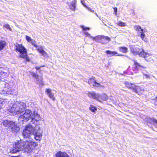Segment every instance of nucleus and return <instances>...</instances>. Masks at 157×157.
<instances>
[{
    "label": "nucleus",
    "mask_w": 157,
    "mask_h": 157,
    "mask_svg": "<svg viewBox=\"0 0 157 157\" xmlns=\"http://www.w3.org/2000/svg\"><path fill=\"white\" fill-rule=\"evenodd\" d=\"M145 54H144L143 56L141 57L144 58L145 60L147 62H152L153 61L154 56L152 55H150L148 53L145 52Z\"/></svg>",
    "instance_id": "nucleus-15"
},
{
    "label": "nucleus",
    "mask_w": 157,
    "mask_h": 157,
    "mask_svg": "<svg viewBox=\"0 0 157 157\" xmlns=\"http://www.w3.org/2000/svg\"><path fill=\"white\" fill-rule=\"evenodd\" d=\"M4 27L7 29H9L10 30H11V29L10 27V25L8 24H6L4 25Z\"/></svg>",
    "instance_id": "nucleus-35"
},
{
    "label": "nucleus",
    "mask_w": 157,
    "mask_h": 157,
    "mask_svg": "<svg viewBox=\"0 0 157 157\" xmlns=\"http://www.w3.org/2000/svg\"><path fill=\"white\" fill-rule=\"evenodd\" d=\"M15 48L17 51L20 52L19 56L25 59L26 61H29V59L27 57L26 49L22 44H16Z\"/></svg>",
    "instance_id": "nucleus-4"
},
{
    "label": "nucleus",
    "mask_w": 157,
    "mask_h": 157,
    "mask_svg": "<svg viewBox=\"0 0 157 157\" xmlns=\"http://www.w3.org/2000/svg\"><path fill=\"white\" fill-rule=\"evenodd\" d=\"M81 2L83 5V6H84V7H85L87 9L88 8V6H87L86 5H85L82 1H81Z\"/></svg>",
    "instance_id": "nucleus-39"
},
{
    "label": "nucleus",
    "mask_w": 157,
    "mask_h": 157,
    "mask_svg": "<svg viewBox=\"0 0 157 157\" xmlns=\"http://www.w3.org/2000/svg\"><path fill=\"white\" fill-rule=\"evenodd\" d=\"M131 52L134 55H138L140 56H143L145 52L142 49H140L134 45L130 46Z\"/></svg>",
    "instance_id": "nucleus-9"
},
{
    "label": "nucleus",
    "mask_w": 157,
    "mask_h": 157,
    "mask_svg": "<svg viewBox=\"0 0 157 157\" xmlns=\"http://www.w3.org/2000/svg\"><path fill=\"white\" fill-rule=\"evenodd\" d=\"M84 33L86 36H88L89 38H92L93 39V37L91 36L90 35V34L86 32H84Z\"/></svg>",
    "instance_id": "nucleus-36"
},
{
    "label": "nucleus",
    "mask_w": 157,
    "mask_h": 157,
    "mask_svg": "<svg viewBox=\"0 0 157 157\" xmlns=\"http://www.w3.org/2000/svg\"><path fill=\"white\" fill-rule=\"evenodd\" d=\"M56 157H69V155L67 154L66 153L60 151L56 153Z\"/></svg>",
    "instance_id": "nucleus-19"
},
{
    "label": "nucleus",
    "mask_w": 157,
    "mask_h": 157,
    "mask_svg": "<svg viewBox=\"0 0 157 157\" xmlns=\"http://www.w3.org/2000/svg\"><path fill=\"white\" fill-rule=\"evenodd\" d=\"M88 95L90 98H92L99 102H101V95L99 94L96 93L95 92H89Z\"/></svg>",
    "instance_id": "nucleus-13"
},
{
    "label": "nucleus",
    "mask_w": 157,
    "mask_h": 157,
    "mask_svg": "<svg viewBox=\"0 0 157 157\" xmlns=\"http://www.w3.org/2000/svg\"><path fill=\"white\" fill-rule=\"evenodd\" d=\"M44 66H43V67H44ZM42 66H41V67H42Z\"/></svg>",
    "instance_id": "nucleus-47"
},
{
    "label": "nucleus",
    "mask_w": 157,
    "mask_h": 157,
    "mask_svg": "<svg viewBox=\"0 0 157 157\" xmlns=\"http://www.w3.org/2000/svg\"><path fill=\"white\" fill-rule=\"evenodd\" d=\"M105 52L107 54L110 55V56H112L117 54V52L110 51L109 50L106 51Z\"/></svg>",
    "instance_id": "nucleus-23"
},
{
    "label": "nucleus",
    "mask_w": 157,
    "mask_h": 157,
    "mask_svg": "<svg viewBox=\"0 0 157 157\" xmlns=\"http://www.w3.org/2000/svg\"><path fill=\"white\" fill-rule=\"evenodd\" d=\"M155 104H156V105H157V97H155Z\"/></svg>",
    "instance_id": "nucleus-44"
},
{
    "label": "nucleus",
    "mask_w": 157,
    "mask_h": 157,
    "mask_svg": "<svg viewBox=\"0 0 157 157\" xmlns=\"http://www.w3.org/2000/svg\"><path fill=\"white\" fill-rule=\"evenodd\" d=\"M76 1L75 0H74L71 2V4L70 6V9L73 11H75V10L76 7Z\"/></svg>",
    "instance_id": "nucleus-20"
},
{
    "label": "nucleus",
    "mask_w": 157,
    "mask_h": 157,
    "mask_svg": "<svg viewBox=\"0 0 157 157\" xmlns=\"http://www.w3.org/2000/svg\"><path fill=\"white\" fill-rule=\"evenodd\" d=\"M102 36H103L102 35H98L95 37H93V40L98 42L101 43Z\"/></svg>",
    "instance_id": "nucleus-22"
},
{
    "label": "nucleus",
    "mask_w": 157,
    "mask_h": 157,
    "mask_svg": "<svg viewBox=\"0 0 157 157\" xmlns=\"http://www.w3.org/2000/svg\"><path fill=\"white\" fill-rule=\"evenodd\" d=\"M154 120V119H152L151 118L148 117L145 120L147 122L153 124Z\"/></svg>",
    "instance_id": "nucleus-27"
},
{
    "label": "nucleus",
    "mask_w": 157,
    "mask_h": 157,
    "mask_svg": "<svg viewBox=\"0 0 157 157\" xmlns=\"http://www.w3.org/2000/svg\"><path fill=\"white\" fill-rule=\"evenodd\" d=\"M44 46H39L38 48L36 49V50L41 54L42 56L45 58H48V56L47 53L44 50Z\"/></svg>",
    "instance_id": "nucleus-14"
},
{
    "label": "nucleus",
    "mask_w": 157,
    "mask_h": 157,
    "mask_svg": "<svg viewBox=\"0 0 157 157\" xmlns=\"http://www.w3.org/2000/svg\"><path fill=\"white\" fill-rule=\"evenodd\" d=\"M81 28L83 30H90V29L89 27H84L83 25H82L81 26Z\"/></svg>",
    "instance_id": "nucleus-37"
},
{
    "label": "nucleus",
    "mask_w": 157,
    "mask_h": 157,
    "mask_svg": "<svg viewBox=\"0 0 157 157\" xmlns=\"http://www.w3.org/2000/svg\"><path fill=\"white\" fill-rule=\"evenodd\" d=\"M144 75L146 78H150V76L149 75H147V74H145Z\"/></svg>",
    "instance_id": "nucleus-42"
},
{
    "label": "nucleus",
    "mask_w": 157,
    "mask_h": 157,
    "mask_svg": "<svg viewBox=\"0 0 157 157\" xmlns=\"http://www.w3.org/2000/svg\"><path fill=\"white\" fill-rule=\"evenodd\" d=\"M2 84L4 85V87L3 89L1 92V94L5 95L11 94V92L13 90L11 86L12 83L11 82L8 83L6 82H3Z\"/></svg>",
    "instance_id": "nucleus-6"
},
{
    "label": "nucleus",
    "mask_w": 157,
    "mask_h": 157,
    "mask_svg": "<svg viewBox=\"0 0 157 157\" xmlns=\"http://www.w3.org/2000/svg\"><path fill=\"white\" fill-rule=\"evenodd\" d=\"M45 92L49 98H51L53 101H54L55 100V99L54 96V95L52 92L51 89L49 88L45 90Z\"/></svg>",
    "instance_id": "nucleus-16"
},
{
    "label": "nucleus",
    "mask_w": 157,
    "mask_h": 157,
    "mask_svg": "<svg viewBox=\"0 0 157 157\" xmlns=\"http://www.w3.org/2000/svg\"><path fill=\"white\" fill-rule=\"evenodd\" d=\"M24 113L21 115L18 118L19 123L23 124V122H27L30 119H31V122L33 124H39V122L41 120V117L36 111L32 113L30 109H26L25 110Z\"/></svg>",
    "instance_id": "nucleus-1"
},
{
    "label": "nucleus",
    "mask_w": 157,
    "mask_h": 157,
    "mask_svg": "<svg viewBox=\"0 0 157 157\" xmlns=\"http://www.w3.org/2000/svg\"><path fill=\"white\" fill-rule=\"evenodd\" d=\"M30 43H31L34 47L36 48L38 47V46L37 44H36V42L35 40H33Z\"/></svg>",
    "instance_id": "nucleus-34"
},
{
    "label": "nucleus",
    "mask_w": 157,
    "mask_h": 157,
    "mask_svg": "<svg viewBox=\"0 0 157 157\" xmlns=\"http://www.w3.org/2000/svg\"><path fill=\"white\" fill-rule=\"evenodd\" d=\"M88 83L89 84H93V86L97 87H99L100 86V84L97 82L94 79V78L92 77L88 81Z\"/></svg>",
    "instance_id": "nucleus-17"
},
{
    "label": "nucleus",
    "mask_w": 157,
    "mask_h": 157,
    "mask_svg": "<svg viewBox=\"0 0 157 157\" xmlns=\"http://www.w3.org/2000/svg\"><path fill=\"white\" fill-rule=\"evenodd\" d=\"M31 75L33 77L36 79V82L37 84H38L40 86L43 85L44 84L42 76H39L33 72L31 73Z\"/></svg>",
    "instance_id": "nucleus-12"
},
{
    "label": "nucleus",
    "mask_w": 157,
    "mask_h": 157,
    "mask_svg": "<svg viewBox=\"0 0 157 157\" xmlns=\"http://www.w3.org/2000/svg\"><path fill=\"white\" fill-rule=\"evenodd\" d=\"M26 39L28 42L30 43L33 40L30 37L28 36H26Z\"/></svg>",
    "instance_id": "nucleus-32"
},
{
    "label": "nucleus",
    "mask_w": 157,
    "mask_h": 157,
    "mask_svg": "<svg viewBox=\"0 0 157 157\" xmlns=\"http://www.w3.org/2000/svg\"><path fill=\"white\" fill-rule=\"evenodd\" d=\"M134 28L137 31L140 33H141L142 32L144 31V30L141 28L140 26L136 25L135 26Z\"/></svg>",
    "instance_id": "nucleus-25"
},
{
    "label": "nucleus",
    "mask_w": 157,
    "mask_h": 157,
    "mask_svg": "<svg viewBox=\"0 0 157 157\" xmlns=\"http://www.w3.org/2000/svg\"><path fill=\"white\" fill-rule=\"evenodd\" d=\"M90 110L92 112H94L97 110V108L92 105H90Z\"/></svg>",
    "instance_id": "nucleus-28"
},
{
    "label": "nucleus",
    "mask_w": 157,
    "mask_h": 157,
    "mask_svg": "<svg viewBox=\"0 0 157 157\" xmlns=\"http://www.w3.org/2000/svg\"><path fill=\"white\" fill-rule=\"evenodd\" d=\"M101 43L102 44H106L110 40V39L107 36H103Z\"/></svg>",
    "instance_id": "nucleus-18"
},
{
    "label": "nucleus",
    "mask_w": 157,
    "mask_h": 157,
    "mask_svg": "<svg viewBox=\"0 0 157 157\" xmlns=\"http://www.w3.org/2000/svg\"><path fill=\"white\" fill-rule=\"evenodd\" d=\"M6 44L5 42H0V51L2 49L5 47Z\"/></svg>",
    "instance_id": "nucleus-29"
},
{
    "label": "nucleus",
    "mask_w": 157,
    "mask_h": 157,
    "mask_svg": "<svg viewBox=\"0 0 157 157\" xmlns=\"http://www.w3.org/2000/svg\"><path fill=\"white\" fill-rule=\"evenodd\" d=\"M2 124L10 131L12 132L14 134H17L20 130V128L17 124L12 121L8 120L4 121Z\"/></svg>",
    "instance_id": "nucleus-3"
},
{
    "label": "nucleus",
    "mask_w": 157,
    "mask_h": 157,
    "mask_svg": "<svg viewBox=\"0 0 157 157\" xmlns=\"http://www.w3.org/2000/svg\"><path fill=\"white\" fill-rule=\"evenodd\" d=\"M24 144L21 141H18L15 143V145L13 148L11 149L10 152L11 153H15L19 151L23 150Z\"/></svg>",
    "instance_id": "nucleus-8"
},
{
    "label": "nucleus",
    "mask_w": 157,
    "mask_h": 157,
    "mask_svg": "<svg viewBox=\"0 0 157 157\" xmlns=\"http://www.w3.org/2000/svg\"><path fill=\"white\" fill-rule=\"evenodd\" d=\"M96 15L97 16H98V15L96 13H95Z\"/></svg>",
    "instance_id": "nucleus-46"
},
{
    "label": "nucleus",
    "mask_w": 157,
    "mask_h": 157,
    "mask_svg": "<svg viewBox=\"0 0 157 157\" xmlns=\"http://www.w3.org/2000/svg\"><path fill=\"white\" fill-rule=\"evenodd\" d=\"M153 125L157 127V120L155 119Z\"/></svg>",
    "instance_id": "nucleus-38"
},
{
    "label": "nucleus",
    "mask_w": 157,
    "mask_h": 157,
    "mask_svg": "<svg viewBox=\"0 0 157 157\" xmlns=\"http://www.w3.org/2000/svg\"><path fill=\"white\" fill-rule=\"evenodd\" d=\"M33 134L34 135V138L36 140L40 141L41 139L42 134L40 132V127L36 126L34 128Z\"/></svg>",
    "instance_id": "nucleus-10"
},
{
    "label": "nucleus",
    "mask_w": 157,
    "mask_h": 157,
    "mask_svg": "<svg viewBox=\"0 0 157 157\" xmlns=\"http://www.w3.org/2000/svg\"><path fill=\"white\" fill-rule=\"evenodd\" d=\"M26 105L24 102L17 101L13 104L8 109L13 115L21 114L25 110Z\"/></svg>",
    "instance_id": "nucleus-2"
},
{
    "label": "nucleus",
    "mask_w": 157,
    "mask_h": 157,
    "mask_svg": "<svg viewBox=\"0 0 157 157\" xmlns=\"http://www.w3.org/2000/svg\"><path fill=\"white\" fill-rule=\"evenodd\" d=\"M114 11L115 13V14H117V8H114Z\"/></svg>",
    "instance_id": "nucleus-41"
},
{
    "label": "nucleus",
    "mask_w": 157,
    "mask_h": 157,
    "mask_svg": "<svg viewBox=\"0 0 157 157\" xmlns=\"http://www.w3.org/2000/svg\"><path fill=\"white\" fill-rule=\"evenodd\" d=\"M35 68L37 70H39L40 69V67H38L37 66H36L35 67Z\"/></svg>",
    "instance_id": "nucleus-45"
},
{
    "label": "nucleus",
    "mask_w": 157,
    "mask_h": 157,
    "mask_svg": "<svg viewBox=\"0 0 157 157\" xmlns=\"http://www.w3.org/2000/svg\"><path fill=\"white\" fill-rule=\"evenodd\" d=\"M144 31L142 32L140 34V37L142 39L144 40V41H146L145 39H144L145 37V35L144 33Z\"/></svg>",
    "instance_id": "nucleus-30"
},
{
    "label": "nucleus",
    "mask_w": 157,
    "mask_h": 157,
    "mask_svg": "<svg viewBox=\"0 0 157 157\" xmlns=\"http://www.w3.org/2000/svg\"><path fill=\"white\" fill-rule=\"evenodd\" d=\"M108 99L107 96L105 94L101 95L100 100L101 102V101H107Z\"/></svg>",
    "instance_id": "nucleus-24"
},
{
    "label": "nucleus",
    "mask_w": 157,
    "mask_h": 157,
    "mask_svg": "<svg viewBox=\"0 0 157 157\" xmlns=\"http://www.w3.org/2000/svg\"><path fill=\"white\" fill-rule=\"evenodd\" d=\"M36 144L33 141H26L24 144L23 150L28 153H34Z\"/></svg>",
    "instance_id": "nucleus-5"
},
{
    "label": "nucleus",
    "mask_w": 157,
    "mask_h": 157,
    "mask_svg": "<svg viewBox=\"0 0 157 157\" xmlns=\"http://www.w3.org/2000/svg\"><path fill=\"white\" fill-rule=\"evenodd\" d=\"M119 50L122 52L126 53L127 52L128 48L125 47H119Z\"/></svg>",
    "instance_id": "nucleus-26"
},
{
    "label": "nucleus",
    "mask_w": 157,
    "mask_h": 157,
    "mask_svg": "<svg viewBox=\"0 0 157 157\" xmlns=\"http://www.w3.org/2000/svg\"><path fill=\"white\" fill-rule=\"evenodd\" d=\"M87 9L89 10L90 11L92 12H94V10H92L89 7H88V8H87Z\"/></svg>",
    "instance_id": "nucleus-40"
},
{
    "label": "nucleus",
    "mask_w": 157,
    "mask_h": 157,
    "mask_svg": "<svg viewBox=\"0 0 157 157\" xmlns=\"http://www.w3.org/2000/svg\"><path fill=\"white\" fill-rule=\"evenodd\" d=\"M125 84L127 87L131 89L136 93H138L140 90H141L140 87L138 86H136L134 84L129 83V82H125Z\"/></svg>",
    "instance_id": "nucleus-11"
},
{
    "label": "nucleus",
    "mask_w": 157,
    "mask_h": 157,
    "mask_svg": "<svg viewBox=\"0 0 157 157\" xmlns=\"http://www.w3.org/2000/svg\"><path fill=\"white\" fill-rule=\"evenodd\" d=\"M118 25L121 27H123L125 26V23L121 21H119L117 23Z\"/></svg>",
    "instance_id": "nucleus-31"
},
{
    "label": "nucleus",
    "mask_w": 157,
    "mask_h": 157,
    "mask_svg": "<svg viewBox=\"0 0 157 157\" xmlns=\"http://www.w3.org/2000/svg\"><path fill=\"white\" fill-rule=\"evenodd\" d=\"M134 64L135 66V67L132 68V70L134 71L137 70L141 67L143 68H145L144 67L140 66L139 63L136 62L135 61H134Z\"/></svg>",
    "instance_id": "nucleus-21"
},
{
    "label": "nucleus",
    "mask_w": 157,
    "mask_h": 157,
    "mask_svg": "<svg viewBox=\"0 0 157 157\" xmlns=\"http://www.w3.org/2000/svg\"><path fill=\"white\" fill-rule=\"evenodd\" d=\"M35 128L31 124H29L26 126L25 128L23 130L22 135L24 138H29L31 134H33L34 130Z\"/></svg>",
    "instance_id": "nucleus-7"
},
{
    "label": "nucleus",
    "mask_w": 157,
    "mask_h": 157,
    "mask_svg": "<svg viewBox=\"0 0 157 157\" xmlns=\"http://www.w3.org/2000/svg\"><path fill=\"white\" fill-rule=\"evenodd\" d=\"M5 74V73H4V72H0V77L2 76L3 74Z\"/></svg>",
    "instance_id": "nucleus-43"
},
{
    "label": "nucleus",
    "mask_w": 157,
    "mask_h": 157,
    "mask_svg": "<svg viewBox=\"0 0 157 157\" xmlns=\"http://www.w3.org/2000/svg\"><path fill=\"white\" fill-rule=\"evenodd\" d=\"M6 102V101L3 99L0 100V109H1L2 108V106L1 105H3L5 104Z\"/></svg>",
    "instance_id": "nucleus-33"
}]
</instances>
